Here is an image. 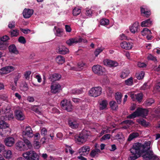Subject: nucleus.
Here are the masks:
<instances>
[{
  "label": "nucleus",
  "instance_id": "6e6552de",
  "mask_svg": "<svg viewBox=\"0 0 160 160\" xmlns=\"http://www.w3.org/2000/svg\"><path fill=\"white\" fill-rule=\"evenodd\" d=\"M69 126L73 129L77 128L79 126L78 122L75 119L69 118L68 120Z\"/></svg>",
  "mask_w": 160,
  "mask_h": 160
},
{
  "label": "nucleus",
  "instance_id": "58836bf2",
  "mask_svg": "<svg viewBox=\"0 0 160 160\" xmlns=\"http://www.w3.org/2000/svg\"><path fill=\"white\" fill-rule=\"evenodd\" d=\"M12 37H17L19 34V31L17 29L13 30L10 32Z\"/></svg>",
  "mask_w": 160,
  "mask_h": 160
},
{
  "label": "nucleus",
  "instance_id": "6ab92c4d",
  "mask_svg": "<svg viewBox=\"0 0 160 160\" xmlns=\"http://www.w3.org/2000/svg\"><path fill=\"white\" fill-rule=\"evenodd\" d=\"M75 139L76 142L79 144H80L85 142L86 140L80 133L78 135L75 137Z\"/></svg>",
  "mask_w": 160,
  "mask_h": 160
},
{
  "label": "nucleus",
  "instance_id": "a878e982",
  "mask_svg": "<svg viewBox=\"0 0 160 160\" xmlns=\"http://www.w3.org/2000/svg\"><path fill=\"white\" fill-rule=\"evenodd\" d=\"M152 24V21L150 18L142 22L141 24L142 27H149Z\"/></svg>",
  "mask_w": 160,
  "mask_h": 160
},
{
  "label": "nucleus",
  "instance_id": "7ed1b4c3",
  "mask_svg": "<svg viewBox=\"0 0 160 160\" xmlns=\"http://www.w3.org/2000/svg\"><path fill=\"white\" fill-rule=\"evenodd\" d=\"M24 142L19 141L16 143L17 149L20 151H24L30 148L32 145L28 139H23Z\"/></svg>",
  "mask_w": 160,
  "mask_h": 160
},
{
  "label": "nucleus",
  "instance_id": "69168bd1",
  "mask_svg": "<svg viewBox=\"0 0 160 160\" xmlns=\"http://www.w3.org/2000/svg\"><path fill=\"white\" fill-rule=\"evenodd\" d=\"M102 51V50L100 48L97 49L94 52V54L96 57H97L99 53Z\"/></svg>",
  "mask_w": 160,
  "mask_h": 160
},
{
  "label": "nucleus",
  "instance_id": "4be33fe9",
  "mask_svg": "<svg viewBox=\"0 0 160 160\" xmlns=\"http://www.w3.org/2000/svg\"><path fill=\"white\" fill-rule=\"evenodd\" d=\"M4 142L6 146L11 147L14 143V139L12 137H8L5 139Z\"/></svg>",
  "mask_w": 160,
  "mask_h": 160
},
{
  "label": "nucleus",
  "instance_id": "ddd939ff",
  "mask_svg": "<svg viewBox=\"0 0 160 160\" xmlns=\"http://www.w3.org/2000/svg\"><path fill=\"white\" fill-rule=\"evenodd\" d=\"M103 63L105 65L108 66L110 67H116L118 64L117 62L109 59H106L103 61Z\"/></svg>",
  "mask_w": 160,
  "mask_h": 160
},
{
  "label": "nucleus",
  "instance_id": "0eeeda50",
  "mask_svg": "<svg viewBox=\"0 0 160 160\" xmlns=\"http://www.w3.org/2000/svg\"><path fill=\"white\" fill-rule=\"evenodd\" d=\"M93 72L95 74L98 75L103 74L104 71V68L99 65H94L92 68Z\"/></svg>",
  "mask_w": 160,
  "mask_h": 160
},
{
  "label": "nucleus",
  "instance_id": "49530a36",
  "mask_svg": "<svg viewBox=\"0 0 160 160\" xmlns=\"http://www.w3.org/2000/svg\"><path fill=\"white\" fill-rule=\"evenodd\" d=\"M63 109L67 110L68 112H71L72 110V106L71 103H69L68 106L66 107V108Z\"/></svg>",
  "mask_w": 160,
  "mask_h": 160
},
{
  "label": "nucleus",
  "instance_id": "0e129e2a",
  "mask_svg": "<svg viewBox=\"0 0 160 160\" xmlns=\"http://www.w3.org/2000/svg\"><path fill=\"white\" fill-rule=\"evenodd\" d=\"M149 88V87L148 85V83H145L141 87V90H144Z\"/></svg>",
  "mask_w": 160,
  "mask_h": 160
},
{
  "label": "nucleus",
  "instance_id": "37998d69",
  "mask_svg": "<svg viewBox=\"0 0 160 160\" xmlns=\"http://www.w3.org/2000/svg\"><path fill=\"white\" fill-rule=\"evenodd\" d=\"M154 102V100L152 98H149L147 100L145 101V105L147 106H150Z\"/></svg>",
  "mask_w": 160,
  "mask_h": 160
},
{
  "label": "nucleus",
  "instance_id": "aec40b11",
  "mask_svg": "<svg viewBox=\"0 0 160 160\" xmlns=\"http://www.w3.org/2000/svg\"><path fill=\"white\" fill-rule=\"evenodd\" d=\"M16 118L18 120H22L25 118L23 112L20 110H16L15 112Z\"/></svg>",
  "mask_w": 160,
  "mask_h": 160
},
{
  "label": "nucleus",
  "instance_id": "4d7b16f0",
  "mask_svg": "<svg viewBox=\"0 0 160 160\" xmlns=\"http://www.w3.org/2000/svg\"><path fill=\"white\" fill-rule=\"evenodd\" d=\"M22 88V89L24 91H27L28 89V84L26 82H25L23 84V86H21V88Z\"/></svg>",
  "mask_w": 160,
  "mask_h": 160
},
{
  "label": "nucleus",
  "instance_id": "cd10ccee",
  "mask_svg": "<svg viewBox=\"0 0 160 160\" xmlns=\"http://www.w3.org/2000/svg\"><path fill=\"white\" fill-rule=\"evenodd\" d=\"M122 96L121 92H118L116 93L115 98L118 104H120L121 103Z\"/></svg>",
  "mask_w": 160,
  "mask_h": 160
},
{
  "label": "nucleus",
  "instance_id": "5701e85b",
  "mask_svg": "<svg viewBox=\"0 0 160 160\" xmlns=\"http://www.w3.org/2000/svg\"><path fill=\"white\" fill-rule=\"evenodd\" d=\"M120 46L122 48L126 50H129L132 48V43L129 42H123L120 44Z\"/></svg>",
  "mask_w": 160,
  "mask_h": 160
},
{
  "label": "nucleus",
  "instance_id": "1a4fd4ad",
  "mask_svg": "<svg viewBox=\"0 0 160 160\" xmlns=\"http://www.w3.org/2000/svg\"><path fill=\"white\" fill-rule=\"evenodd\" d=\"M56 52L59 54H65L69 52L68 49L64 46L61 45L58 46L56 49Z\"/></svg>",
  "mask_w": 160,
  "mask_h": 160
},
{
  "label": "nucleus",
  "instance_id": "680f3d73",
  "mask_svg": "<svg viewBox=\"0 0 160 160\" xmlns=\"http://www.w3.org/2000/svg\"><path fill=\"white\" fill-rule=\"evenodd\" d=\"M20 78V76H19V75H16L15 78H14V82L15 86H17V82L18 80Z\"/></svg>",
  "mask_w": 160,
  "mask_h": 160
},
{
  "label": "nucleus",
  "instance_id": "dca6fc26",
  "mask_svg": "<svg viewBox=\"0 0 160 160\" xmlns=\"http://www.w3.org/2000/svg\"><path fill=\"white\" fill-rule=\"evenodd\" d=\"M33 13V9L25 8L23 11L22 14L24 18H28L31 17Z\"/></svg>",
  "mask_w": 160,
  "mask_h": 160
},
{
  "label": "nucleus",
  "instance_id": "09e8293b",
  "mask_svg": "<svg viewBox=\"0 0 160 160\" xmlns=\"http://www.w3.org/2000/svg\"><path fill=\"white\" fill-rule=\"evenodd\" d=\"M138 117L137 112L136 110L134 112L128 116L127 118H128L131 119Z\"/></svg>",
  "mask_w": 160,
  "mask_h": 160
},
{
  "label": "nucleus",
  "instance_id": "de8ad7c7",
  "mask_svg": "<svg viewBox=\"0 0 160 160\" xmlns=\"http://www.w3.org/2000/svg\"><path fill=\"white\" fill-rule=\"evenodd\" d=\"M18 42L24 44L26 42V41L25 38L23 36H20L18 38Z\"/></svg>",
  "mask_w": 160,
  "mask_h": 160
},
{
  "label": "nucleus",
  "instance_id": "f704fd0d",
  "mask_svg": "<svg viewBox=\"0 0 160 160\" xmlns=\"http://www.w3.org/2000/svg\"><path fill=\"white\" fill-rule=\"evenodd\" d=\"M143 97V94L142 93H138L135 95V98L137 101L140 102L142 100Z\"/></svg>",
  "mask_w": 160,
  "mask_h": 160
},
{
  "label": "nucleus",
  "instance_id": "393cba45",
  "mask_svg": "<svg viewBox=\"0 0 160 160\" xmlns=\"http://www.w3.org/2000/svg\"><path fill=\"white\" fill-rule=\"evenodd\" d=\"M108 102L106 100H102L99 103V109L100 110H103L107 109Z\"/></svg>",
  "mask_w": 160,
  "mask_h": 160
},
{
  "label": "nucleus",
  "instance_id": "5fc2aeb1",
  "mask_svg": "<svg viewBox=\"0 0 160 160\" xmlns=\"http://www.w3.org/2000/svg\"><path fill=\"white\" fill-rule=\"evenodd\" d=\"M1 41L3 42H6L8 40L10 39L9 37L7 35H5L1 38Z\"/></svg>",
  "mask_w": 160,
  "mask_h": 160
},
{
  "label": "nucleus",
  "instance_id": "774afa93",
  "mask_svg": "<svg viewBox=\"0 0 160 160\" xmlns=\"http://www.w3.org/2000/svg\"><path fill=\"white\" fill-rule=\"evenodd\" d=\"M31 74V72L30 71L26 72L24 74L25 78L27 79L28 78H29Z\"/></svg>",
  "mask_w": 160,
  "mask_h": 160
},
{
  "label": "nucleus",
  "instance_id": "3c124183",
  "mask_svg": "<svg viewBox=\"0 0 160 160\" xmlns=\"http://www.w3.org/2000/svg\"><path fill=\"white\" fill-rule=\"evenodd\" d=\"M77 66L79 69V70H80L83 69L86 65L84 63L82 62H81L78 63Z\"/></svg>",
  "mask_w": 160,
  "mask_h": 160
},
{
  "label": "nucleus",
  "instance_id": "603ef678",
  "mask_svg": "<svg viewBox=\"0 0 160 160\" xmlns=\"http://www.w3.org/2000/svg\"><path fill=\"white\" fill-rule=\"evenodd\" d=\"M62 30L60 28H58L56 29V35L58 37H60L62 35Z\"/></svg>",
  "mask_w": 160,
  "mask_h": 160
},
{
  "label": "nucleus",
  "instance_id": "a211bd4d",
  "mask_svg": "<svg viewBox=\"0 0 160 160\" xmlns=\"http://www.w3.org/2000/svg\"><path fill=\"white\" fill-rule=\"evenodd\" d=\"M13 115L12 113L9 112L3 115L0 114V119L5 121L10 120L13 118Z\"/></svg>",
  "mask_w": 160,
  "mask_h": 160
},
{
  "label": "nucleus",
  "instance_id": "f03ea898",
  "mask_svg": "<svg viewBox=\"0 0 160 160\" xmlns=\"http://www.w3.org/2000/svg\"><path fill=\"white\" fill-rule=\"evenodd\" d=\"M150 145L147 146L143 151L142 157L144 160H159L158 157L154 154L152 151L151 150Z\"/></svg>",
  "mask_w": 160,
  "mask_h": 160
},
{
  "label": "nucleus",
  "instance_id": "c9c22d12",
  "mask_svg": "<svg viewBox=\"0 0 160 160\" xmlns=\"http://www.w3.org/2000/svg\"><path fill=\"white\" fill-rule=\"evenodd\" d=\"M151 33V31L147 28H144L141 32V34L143 36L149 35Z\"/></svg>",
  "mask_w": 160,
  "mask_h": 160
},
{
  "label": "nucleus",
  "instance_id": "052dcab7",
  "mask_svg": "<svg viewBox=\"0 0 160 160\" xmlns=\"http://www.w3.org/2000/svg\"><path fill=\"white\" fill-rule=\"evenodd\" d=\"M148 10L145 6H142L140 7V11L142 14V13H145V12L146 11Z\"/></svg>",
  "mask_w": 160,
  "mask_h": 160
},
{
  "label": "nucleus",
  "instance_id": "423d86ee",
  "mask_svg": "<svg viewBox=\"0 0 160 160\" xmlns=\"http://www.w3.org/2000/svg\"><path fill=\"white\" fill-rule=\"evenodd\" d=\"M102 90V88L100 87H93L89 91V95L92 97H96L101 94Z\"/></svg>",
  "mask_w": 160,
  "mask_h": 160
},
{
  "label": "nucleus",
  "instance_id": "f3484780",
  "mask_svg": "<svg viewBox=\"0 0 160 160\" xmlns=\"http://www.w3.org/2000/svg\"><path fill=\"white\" fill-rule=\"evenodd\" d=\"M51 91L53 93H58L60 92L61 87L58 84H53L51 86Z\"/></svg>",
  "mask_w": 160,
  "mask_h": 160
},
{
  "label": "nucleus",
  "instance_id": "338daca9",
  "mask_svg": "<svg viewBox=\"0 0 160 160\" xmlns=\"http://www.w3.org/2000/svg\"><path fill=\"white\" fill-rule=\"evenodd\" d=\"M47 132V129L45 128H43L41 131V135L44 136L46 134Z\"/></svg>",
  "mask_w": 160,
  "mask_h": 160
},
{
  "label": "nucleus",
  "instance_id": "b1692460",
  "mask_svg": "<svg viewBox=\"0 0 160 160\" xmlns=\"http://www.w3.org/2000/svg\"><path fill=\"white\" fill-rule=\"evenodd\" d=\"M8 48L9 52L11 53H15L16 54H18L19 53L18 51L17 50L16 46L14 44L10 45L8 47Z\"/></svg>",
  "mask_w": 160,
  "mask_h": 160
},
{
  "label": "nucleus",
  "instance_id": "4c0bfd02",
  "mask_svg": "<svg viewBox=\"0 0 160 160\" xmlns=\"http://www.w3.org/2000/svg\"><path fill=\"white\" fill-rule=\"evenodd\" d=\"M81 12V10L77 8H75L73 10V14L74 16H77Z\"/></svg>",
  "mask_w": 160,
  "mask_h": 160
},
{
  "label": "nucleus",
  "instance_id": "39448f33",
  "mask_svg": "<svg viewBox=\"0 0 160 160\" xmlns=\"http://www.w3.org/2000/svg\"><path fill=\"white\" fill-rule=\"evenodd\" d=\"M22 134L23 139H27V138L32 137L33 136L32 131L30 126L26 127L22 130Z\"/></svg>",
  "mask_w": 160,
  "mask_h": 160
},
{
  "label": "nucleus",
  "instance_id": "79ce46f5",
  "mask_svg": "<svg viewBox=\"0 0 160 160\" xmlns=\"http://www.w3.org/2000/svg\"><path fill=\"white\" fill-rule=\"evenodd\" d=\"M109 23V21L108 19L106 18L102 19L100 20V24L102 25H107Z\"/></svg>",
  "mask_w": 160,
  "mask_h": 160
},
{
  "label": "nucleus",
  "instance_id": "f257e3e1",
  "mask_svg": "<svg viewBox=\"0 0 160 160\" xmlns=\"http://www.w3.org/2000/svg\"><path fill=\"white\" fill-rule=\"evenodd\" d=\"M151 142L146 141L144 144L137 142L133 144L132 148L130 149L131 154L129 157V160H135L139 157L143 152L147 146L150 145Z\"/></svg>",
  "mask_w": 160,
  "mask_h": 160
},
{
  "label": "nucleus",
  "instance_id": "a19ab883",
  "mask_svg": "<svg viewBox=\"0 0 160 160\" xmlns=\"http://www.w3.org/2000/svg\"><path fill=\"white\" fill-rule=\"evenodd\" d=\"M6 152L4 153V156L7 159H9L11 158L12 152L11 151L8 150L7 151H5Z\"/></svg>",
  "mask_w": 160,
  "mask_h": 160
},
{
  "label": "nucleus",
  "instance_id": "864d4df0",
  "mask_svg": "<svg viewBox=\"0 0 160 160\" xmlns=\"http://www.w3.org/2000/svg\"><path fill=\"white\" fill-rule=\"evenodd\" d=\"M148 60H151L154 61L155 62H157V59L155 57H154L151 54H149L148 57Z\"/></svg>",
  "mask_w": 160,
  "mask_h": 160
},
{
  "label": "nucleus",
  "instance_id": "c756f323",
  "mask_svg": "<svg viewBox=\"0 0 160 160\" xmlns=\"http://www.w3.org/2000/svg\"><path fill=\"white\" fill-rule=\"evenodd\" d=\"M56 61L58 64H62L65 62V58L62 56L58 55L56 57Z\"/></svg>",
  "mask_w": 160,
  "mask_h": 160
},
{
  "label": "nucleus",
  "instance_id": "9b49d317",
  "mask_svg": "<svg viewBox=\"0 0 160 160\" xmlns=\"http://www.w3.org/2000/svg\"><path fill=\"white\" fill-rule=\"evenodd\" d=\"M14 67L11 66H7L2 68L0 70V74H7L14 71Z\"/></svg>",
  "mask_w": 160,
  "mask_h": 160
},
{
  "label": "nucleus",
  "instance_id": "f8f14e48",
  "mask_svg": "<svg viewBox=\"0 0 160 160\" xmlns=\"http://www.w3.org/2000/svg\"><path fill=\"white\" fill-rule=\"evenodd\" d=\"M138 116H142L143 118L145 117L148 115V111L145 109L138 108L136 110Z\"/></svg>",
  "mask_w": 160,
  "mask_h": 160
},
{
  "label": "nucleus",
  "instance_id": "473e14b6",
  "mask_svg": "<svg viewBox=\"0 0 160 160\" xmlns=\"http://www.w3.org/2000/svg\"><path fill=\"white\" fill-rule=\"evenodd\" d=\"M69 103H71L70 101H68L66 99H64L62 100L61 102V105L62 108H66V107L68 106Z\"/></svg>",
  "mask_w": 160,
  "mask_h": 160
},
{
  "label": "nucleus",
  "instance_id": "4468645a",
  "mask_svg": "<svg viewBox=\"0 0 160 160\" xmlns=\"http://www.w3.org/2000/svg\"><path fill=\"white\" fill-rule=\"evenodd\" d=\"M139 27L140 26L139 22H136L130 27V30L132 33H135L139 31Z\"/></svg>",
  "mask_w": 160,
  "mask_h": 160
},
{
  "label": "nucleus",
  "instance_id": "e433bc0d",
  "mask_svg": "<svg viewBox=\"0 0 160 160\" xmlns=\"http://www.w3.org/2000/svg\"><path fill=\"white\" fill-rule=\"evenodd\" d=\"M129 73V70H124L122 72L120 77L122 78H124L127 77Z\"/></svg>",
  "mask_w": 160,
  "mask_h": 160
},
{
  "label": "nucleus",
  "instance_id": "7c9ffc66",
  "mask_svg": "<svg viewBox=\"0 0 160 160\" xmlns=\"http://www.w3.org/2000/svg\"><path fill=\"white\" fill-rule=\"evenodd\" d=\"M109 105L112 109L113 110H116L118 108V105L115 101H110L109 102Z\"/></svg>",
  "mask_w": 160,
  "mask_h": 160
},
{
  "label": "nucleus",
  "instance_id": "9d476101",
  "mask_svg": "<svg viewBox=\"0 0 160 160\" xmlns=\"http://www.w3.org/2000/svg\"><path fill=\"white\" fill-rule=\"evenodd\" d=\"M82 38H70L66 41V43L69 46H71L74 44H76L82 41Z\"/></svg>",
  "mask_w": 160,
  "mask_h": 160
},
{
  "label": "nucleus",
  "instance_id": "72a5a7b5",
  "mask_svg": "<svg viewBox=\"0 0 160 160\" xmlns=\"http://www.w3.org/2000/svg\"><path fill=\"white\" fill-rule=\"evenodd\" d=\"M0 120V128H5L8 127V125L5 122V120Z\"/></svg>",
  "mask_w": 160,
  "mask_h": 160
},
{
  "label": "nucleus",
  "instance_id": "2eb2a0df",
  "mask_svg": "<svg viewBox=\"0 0 160 160\" xmlns=\"http://www.w3.org/2000/svg\"><path fill=\"white\" fill-rule=\"evenodd\" d=\"M90 150V148L89 146H84L79 149V152L80 155L84 156L87 155Z\"/></svg>",
  "mask_w": 160,
  "mask_h": 160
},
{
  "label": "nucleus",
  "instance_id": "c85d7f7f",
  "mask_svg": "<svg viewBox=\"0 0 160 160\" xmlns=\"http://www.w3.org/2000/svg\"><path fill=\"white\" fill-rule=\"evenodd\" d=\"M80 134L86 140L88 137L90 135V132L87 130L83 129Z\"/></svg>",
  "mask_w": 160,
  "mask_h": 160
},
{
  "label": "nucleus",
  "instance_id": "2f4dec72",
  "mask_svg": "<svg viewBox=\"0 0 160 160\" xmlns=\"http://www.w3.org/2000/svg\"><path fill=\"white\" fill-rule=\"evenodd\" d=\"M31 110L35 112L36 113L38 114H41V112L38 108V106L37 105H33L31 107Z\"/></svg>",
  "mask_w": 160,
  "mask_h": 160
},
{
  "label": "nucleus",
  "instance_id": "6e6d98bb",
  "mask_svg": "<svg viewBox=\"0 0 160 160\" xmlns=\"http://www.w3.org/2000/svg\"><path fill=\"white\" fill-rule=\"evenodd\" d=\"M144 73L143 72H142L140 74H138L136 75L137 78L138 80H140L142 79L144 76Z\"/></svg>",
  "mask_w": 160,
  "mask_h": 160
},
{
  "label": "nucleus",
  "instance_id": "c03bdc74",
  "mask_svg": "<svg viewBox=\"0 0 160 160\" xmlns=\"http://www.w3.org/2000/svg\"><path fill=\"white\" fill-rule=\"evenodd\" d=\"M139 122L142 126L145 127H148L149 124V123L148 122H147L145 120L143 119L140 120Z\"/></svg>",
  "mask_w": 160,
  "mask_h": 160
},
{
  "label": "nucleus",
  "instance_id": "a18cd8bd",
  "mask_svg": "<svg viewBox=\"0 0 160 160\" xmlns=\"http://www.w3.org/2000/svg\"><path fill=\"white\" fill-rule=\"evenodd\" d=\"M83 92L82 90V89H74L72 91V93L74 94H79L82 93Z\"/></svg>",
  "mask_w": 160,
  "mask_h": 160
},
{
  "label": "nucleus",
  "instance_id": "20e7f679",
  "mask_svg": "<svg viewBox=\"0 0 160 160\" xmlns=\"http://www.w3.org/2000/svg\"><path fill=\"white\" fill-rule=\"evenodd\" d=\"M23 157L27 160H39V156L34 151L30 150L24 152Z\"/></svg>",
  "mask_w": 160,
  "mask_h": 160
},
{
  "label": "nucleus",
  "instance_id": "ea45409f",
  "mask_svg": "<svg viewBox=\"0 0 160 160\" xmlns=\"http://www.w3.org/2000/svg\"><path fill=\"white\" fill-rule=\"evenodd\" d=\"M125 83L127 85H132L133 84L132 78V77H130L128 79L125 80Z\"/></svg>",
  "mask_w": 160,
  "mask_h": 160
},
{
  "label": "nucleus",
  "instance_id": "e2e57ef3",
  "mask_svg": "<svg viewBox=\"0 0 160 160\" xmlns=\"http://www.w3.org/2000/svg\"><path fill=\"white\" fill-rule=\"evenodd\" d=\"M151 13L150 11L149 10L146 11L145 12V13H142V14L143 16L144 17H145L147 18H148L149 17L150 15H151Z\"/></svg>",
  "mask_w": 160,
  "mask_h": 160
},
{
  "label": "nucleus",
  "instance_id": "13d9d810",
  "mask_svg": "<svg viewBox=\"0 0 160 160\" xmlns=\"http://www.w3.org/2000/svg\"><path fill=\"white\" fill-rule=\"evenodd\" d=\"M15 22L14 21L12 22H9L8 25V27L10 29H12L15 28Z\"/></svg>",
  "mask_w": 160,
  "mask_h": 160
},
{
  "label": "nucleus",
  "instance_id": "8fccbe9b",
  "mask_svg": "<svg viewBox=\"0 0 160 160\" xmlns=\"http://www.w3.org/2000/svg\"><path fill=\"white\" fill-rule=\"evenodd\" d=\"M90 155L91 157L94 158L98 157V153L96 152L95 149H93L91 151Z\"/></svg>",
  "mask_w": 160,
  "mask_h": 160
},
{
  "label": "nucleus",
  "instance_id": "bb28decb",
  "mask_svg": "<svg viewBox=\"0 0 160 160\" xmlns=\"http://www.w3.org/2000/svg\"><path fill=\"white\" fill-rule=\"evenodd\" d=\"M139 136V134L137 132H133L129 134L128 136V140L131 141L133 139L136 138Z\"/></svg>",
  "mask_w": 160,
  "mask_h": 160
},
{
  "label": "nucleus",
  "instance_id": "bf43d9fd",
  "mask_svg": "<svg viewBox=\"0 0 160 160\" xmlns=\"http://www.w3.org/2000/svg\"><path fill=\"white\" fill-rule=\"evenodd\" d=\"M110 138V134H106L103 135L101 138L102 140H106L109 139Z\"/></svg>",
  "mask_w": 160,
  "mask_h": 160
},
{
  "label": "nucleus",
  "instance_id": "412c9836",
  "mask_svg": "<svg viewBox=\"0 0 160 160\" xmlns=\"http://www.w3.org/2000/svg\"><path fill=\"white\" fill-rule=\"evenodd\" d=\"M61 76L60 74L55 73L50 75L49 79L51 82H53L59 80L61 78Z\"/></svg>",
  "mask_w": 160,
  "mask_h": 160
}]
</instances>
